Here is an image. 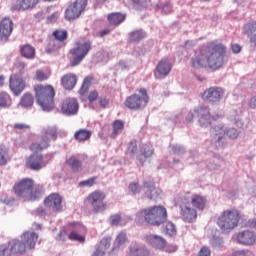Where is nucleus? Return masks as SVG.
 <instances>
[{"label":"nucleus","instance_id":"nucleus-1","mask_svg":"<svg viewBox=\"0 0 256 256\" xmlns=\"http://www.w3.org/2000/svg\"><path fill=\"white\" fill-rule=\"evenodd\" d=\"M227 49L223 44L210 42L206 46L195 50L194 57L191 59L193 69H221L225 63V53Z\"/></svg>","mask_w":256,"mask_h":256},{"label":"nucleus","instance_id":"nucleus-2","mask_svg":"<svg viewBox=\"0 0 256 256\" xmlns=\"http://www.w3.org/2000/svg\"><path fill=\"white\" fill-rule=\"evenodd\" d=\"M16 197H23L28 201H37L45 193V188L41 184H35L32 178H22L13 186Z\"/></svg>","mask_w":256,"mask_h":256},{"label":"nucleus","instance_id":"nucleus-3","mask_svg":"<svg viewBox=\"0 0 256 256\" xmlns=\"http://www.w3.org/2000/svg\"><path fill=\"white\" fill-rule=\"evenodd\" d=\"M243 215L237 209L224 210L217 218V225L222 233L229 234L239 227Z\"/></svg>","mask_w":256,"mask_h":256},{"label":"nucleus","instance_id":"nucleus-4","mask_svg":"<svg viewBox=\"0 0 256 256\" xmlns=\"http://www.w3.org/2000/svg\"><path fill=\"white\" fill-rule=\"evenodd\" d=\"M35 98L43 111H51L55 107V88L51 85H34Z\"/></svg>","mask_w":256,"mask_h":256},{"label":"nucleus","instance_id":"nucleus-5","mask_svg":"<svg viewBox=\"0 0 256 256\" xmlns=\"http://www.w3.org/2000/svg\"><path fill=\"white\" fill-rule=\"evenodd\" d=\"M138 215L152 227H159L167 221V208L163 205L150 206L140 210Z\"/></svg>","mask_w":256,"mask_h":256},{"label":"nucleus","instance_id":"nucleus-6","mask_svg":"<svg viewBox=\"0 0 256 256\" xmlns=\"http://www.w3.org/2000/svg\"><path fill=\"white\" fill-rule=\"evenodd\" d=\"M59 133L57 132V127L50 126L42 129L39 141L30 144L29 149L32 153H41L45 149H49V143L51 141H57Z\"/></svg>","mask_w":256,"mask_h":256},{"label":"nucleus","instance_id":"nucleus-7","mask_svg":"<svg viewBox=\"0 0 256 256\" xmlns=\"http://www.w3.org/2000/svg\"><path fill=\"white\" fill-rule=\"evenodd\" d=\"M91 51V41H76L75 46L68 53L71 67L81 65V62L89 55Z\"/></svg>","mask_w":256,"mask_h":256},{"label":"nucleus","instance_id":"nucleus-8","mask_svg":"<svg viewBox=\"0 0 256 256\" xmlns=\"http://www.w3.org/2000/svg\"><path fill=\"white\" fill-rule=\"evenodd\" d=\"M195 117L198 119L201 127H209L213 121H219V119H221V115L219 114L211 116V112L206 106H199L195 108L193 112H189L187 115V121L191 123Z\"/></svg>","mask_w":256,"mask_h":256},{"label":"nucleus","instance_id":"nucleus-9","mask_svg":"<svg viewBox=\"0 0 256 256\" xmlns=\"http://www.w3.org/2000/svg\"><path fill=\"white\" fill-rule=\"evenodd\" d=\"M138 93H134L128 96L124 105L130 111H141V109H145L147 107V103H149V94L147 93V89L141 88L138 90Z\"/></svg>","mask_w":256,"mask_h":256},{"label":"nucleus","instance_id":"nucleus-10","mask_svg":"<svg viewBox=\"0 0 256 256\" xmlns=\"http://www.w3.org/2000/svg\"><path fill=\"white\" fill-rule=\"evenodd\" d=\"M105 199H107L105 192L95 190L87 196L86 201L91 206L93 213H103L108 207Z\"/></svg>","mask_w":256,"mask_h":256},{"label":"nucleus","instance_id":"nucleus-11","mask_svg":"<svg viewBox=\"0 0 256 256\" xmlns=\"http://www.w3.org/2000/svg\"><path fill=\"white\" fill-rule=\"evenodd\" d=\"M89 0H76L70 4L65 10L64 17L67 21H75L79 19L82 13H85Z\"/></svg>","mask_w":256,"mask_h":256},{"label":"nucleus","instance_id":"nucleus-12","mask_svg":"<svg viewBox=\"0 0 256 256\" xmlns=\"http://www.w3.org/2000/svg\"><path fill=\"white\" fill-rule=\"evenodd\" d=\"M212 135L214 143H219V141L225 139V135H227L229 139H237V137H239V131L236 128L227 129L225 125H217L212 129Z\"/></svg>","mask_w":256,"mask_h":256},{"label":"nucleus","instance_id":"nucleus-13","mask_svg":"<svg viewBox=\"0 0 256 256\" xmlns=\"http://www.w3.org/2000/svg\"><path fill=\"white\" fill-rule=\"evenodd\" d=\"M85 235H87V228L83 224L73 222L68 225V239L70 241L85 243Z\"/></svg>","mask_w":256,"mask_h":256},{"label":"nucleus","instance_id":"nucleus-14","mask_svg":"<svg viewBox=\"0 0 256 256\" xmlns=\"http://www.w3.org/2000/svg\"><path fill=\"white\" fill-rule=\"evenodd\" d=\"M223 95H225L223 88L214 86L206 89L201 94V98L203 101L209 102L210 105H216V103H219L223 99Z\"/></svg>","mask_w":256,"mask_h":256},{"label":"nucleus","instance_id":"nucleus-15","mask_svg":"<svg viewBox=\"0 0 256 256\" xmlns=\"http://www.w3.org/2000/svg\"><path fill=\"white\" fill-rule=\"evenodd\" d=\"M44 205L54 213H61L63 211V196L52 193L44 199Z\"/></svg>","mask_w":256,"mask_h":256},{"label":"nucleus","instance_id":"nucleus-16","mask_svg":"<svg viewBox=\"0 0 256 256\" xmlns=\"http://www.w3.org/2000/svg\"><path fill=\"white\" fill-rule=\"evenodd\" d=\"M142 185L144 189H146L144 192L146 199H149V201H157L161 198L163 191L161 188L155 187V181L145 180Z\"/></svg>","mask_w":256,"mask_h":256},{"label":"nucleus","instance_id":"nucleus-17","mask_svg":"<svg viewBox=\"0 0 256 256\" xmlns=\"http://www.w3.org/2000/svg\"><path fill=\"white\" fill-rule=\"evenodd\" d=\"M13 20L9 17H5L0 22V41L7 42L9 41V37L13 33Z\"/></svg>","mask_w":256,"mask_h":256},{"label":"nucleus","instance_id":"nucleus-18","mask_svg":"<svg viewBox=\"0 0 256 256\" xmlns=\"http://www.w3.org/2000/svg\"><path fill=\"white\" fill-rule=\"evenodd\" d=\"M33 153L26 159V167L31 169V171H40V169L45 167V160H43V155L38 154L39 152Z\"/></svg>","mask_w":256,"mask_h":256},{"label":"nucleus","instance_id":"nucleus-19","mask_svg":"<svg viewBox=\"0 0 256 256\" xmlns=\"http://www.w3.org/2000/svg\"><path fill=\"white\" fill-rule=\"evenodd\" d=\"M63 115H77L79 112V102L75 98H66L61 103Z\"/></svg>","mask_w":256,"mask_h":256},{"label":"nucleus","instance_id":"nucleus-20","mask_svg":"<svg viewBox=\"0 0 256 256\" xmlns=\"http://www.w3.org/2000/svg\"><path fill=\"white\" fill-rule=\"evenodd\" d=\"M236 241L239 245H245L246 247L255 245L256 234L251 230L240 231L236 234Z\"/></svg>","mask_w":256,"mask_h":256},{"label":"nucleus","instance_id":"nucleus-21","mask_svg":"<svg viewBox=\"0 0 256 256\" xmlns=\"http://www.w3.org/2000/svg\"><path fill=\"white\" fill-rule=\"evenodd\" d=\"M9 87L15 95H21L22 91H25V87H27V84L25 80L16 74L10 76L9 79Z\"/></svg>","mask_w":256,"mask_h":256},{"label":"nucleus","instance_id":"nucleus-22","mask_svg":"<svg viewBox=\"0 0 256 256\" xmlns=\"http://www.w3.org/2000/svg\"><path fill=\"white\" fill-rule=\"evenodd\" d=\"M180 215L185 223H193L197 221V210L185 204L180 205Z\"/></svg>","mask_w":256,"mask_h":256},{"label":"nucleus","instance_id":"nucleus-23","mask_svg":"<svg viewBox=\"0 0 256 256\" xmlns=\"http://www.w3.org/2000/svg\"><path fill=\"white\" fill-rule=\"evenodd\" d=\"M21 240L24 243L26 249H35V245H37V241L39 240V234L26 231L21 235Z\"/></svg>","mask_w":256,"mask_h":256},{"label":"nucleus","instance_id":"nucleus-24","mask_svg":"<svg viewBox=\"0 0 256 256\" xmlns=\"http://www.w3.org/2000/svg\"><path fill=\"white\" fill-rule=\"evenodd\" d=\"M61 85L66 91H73L75 85H77V75L73 73H68L62 76Z\"/></svg>","mask_w":256,"mask_h":256},{"label":"nucleus","instance_id":"nucleus-25","mask_svg":"<svg viewBox=\"0 0 256 256\" xmlns=\"http://www.w3.org/2000/svg\"><path fill=\"white\" fill-rule=\"evenodd\" d=\"M39 5V0H20L12 9L13 11H29L35 9Z\"/></svg>","mask_w":256,"mask_h":256},{"label":"nucleus","instance_id":"nucleus-26","mask_svg":"<svg viewBox=\"0 0 256 256\" xmlns=\"http://www.w3.org/2000/svg\"><path fill=\"white\" fill-rule=\"evenodd\" d=\"M244 33L247 35L251 45L256 47V21H251L245 24Z\"/></svg>","mask_w":256,"mask_h":256},{"label":"nucleus","instance_id":"nucleus-27","mask_svg":"<svg viewBox=\"0 0 256 256\" xmlns=\"http://www.w3.org/2000/svg\"><path fill=\"white\" fill-rule=\"evenodd\" d=\"M173 66L167 59H162L159 61L158 65L156 66V73L158 75H162L163 77H167L169 73H171V69Z\"/></svg>","mask_w":256,"mask_h":256},{"label":"nucleus","instance_id":"nucleus-28","mask_svg":"<svg viewBox=\"0 0 256 256\" xmlns=\"http://www.w3.org/2000/svg\"><path fill=\"white\" fill-rule=\"evenodd\" d=\"M146 242L155 249H165V239L161 236L150 234L146 236Z\"/></svg>","mask_w":256,"mask_h":256},{"label":"nucleus","instance_id":"nucleus-29","mask_svg":"<svg viewBox=\"0 0 256 256\" xmlns=\"http://www.w3.org/2000/svg\"><path fill=\"white\" fill-rule=\"evenodd\" d=\"M8 246L10 247V250L12 253H25L27 251V248L23 242V240L19 239H13L8 242Z\"/></svg>","mask_w":256,"mask_h":256},{"label":"nucleus","instance_id":"nucleus-30","mask_svg":"<svg viewBox=\"0 0 256 256\" xmlns=\"http://www.w3.org/2000/svg\"><path fill=\"white\" fill-rule=\"evenodd\" d=\"M107 19H108V23H110V25H114V27H117V26L121 25V23H123V21H125V19H127V15H125L121 12H113L107 16Z\"/></svg>","mask_w":256,"mask_h":256},{"label":"nucleus","instance_id":"nucleus-31","mask_svg":"<svg viewBox=\"0 0 256 256\" xmlns=\"http://www.w3.org/2000/svg\"><path fill=\"white\" fill-rule=\"evenodd\" d=\"M93 135V132L89 129H79L74 133V139L78 143H85V141H89L91 139V136Z\"/></svg>","mask_w":256,"mask_h":256},{"label":"nucleus","instance_id":"nucleus-32","mask_svg":"<svg viewBox=\"0 0 256 256\" xmlns=\"http://www.w3.org/2000/svg\"><path fill=\"white\" fill-rule=\"evenodd\" d=\"M153 146L151 144H144L141 148V153L140 155L137 156L138 161L141 163V165H144L145 160L144 159H149V157H153Z\"/></svg>","mask_w":256,"mask_h":256},{"label":"nucleus","instance_id":"nucleus-33","mask_svg":"<svg viewBox=\"0 0 256 256\" xmlns=\"http://www.w3.org/2000/svg\"><path fill=\"white\" fill-rule=\"evenodd\" d=\"M190 203L192 207L203 211V209H205V204L207 203V201L203 198V196L194 194L190 197Z\"/></svg>","mask_w":256,"mask_h":256},{"label":"nucleus","instance_id":"nucleus-34","mask_svg":"<svg viewBox=\"0 0 256 256\" xmlns=\"http://www.w3.org/2000/svg\"><path fill=\"white\" fill-rule=\"evenodd\" d=\"M20 55L24 59H33L35 57V47L30 44L20 46Z\"/></svg>","mask_w":256,"mask_h":256},{"label":"nucleus","instance_id":"nucleus-35","mask_svg":"<svg viewBox=\"0 0 256 256\" xmlns=\"http://www.w3.org/2000/svg\"><path fill=\"white\" fill-rule=\"evenodd\" d=\"M93 81H95V78L93 76L91 75L86 76L79 90V95H81L82 97H85V95L89 93V89L91 88V85H93Z\"/></svg>","mask_w":256,"mask_h":256},{"label":"nucleus","instance_id":"nucleus-36","mask_svg":"<svg viewBox=\"0 0 256 256\" xmlns=\"http://www.w3.org/2000/svg\"><path fill=\"white\" fill-rule=\"evenodd\" d=\"M125 129V123H123L122 120H115L112 123V133L110 134V137L112 139H115L118 135H121L123 133V130Z\"/></svg>","mask_w":256,"mask_h":256},{"label":"nucleus","instance_id":"nucleus-37","mask_svg":"<svg viewBox=\"0 0 256 256\" xmlns=\"http://www.w3.org/2000/svg\"><path fill=\"white\" fill-rule=\"evenodd\" d=\"M66 165H69L71 167L72 171L74 173H77L81 171L82 163L81 160H79L77 157L72 156L66 161Z\"/></svg>","mask_w":256,"mask_h":256},{"label":"nucleus","instance_id":"nucleus-38","mask_svg":"<svg viewBox=\"0 0 256 256\" xmlns=\"http://www.w3.org/2000/svg\"><path fill=\"white\" fill-rule=\"evenodd\" d=\"M33 103H35V98L31 93H25L20 100V105L24 107V109L33 107Z\"/></svg>","mask_w":256,"mask_h":256},{"label":"nucleus","instance_id":"nucleus-39","mask_svg":"<svg viewBox=\"0 0 256 256\" xmlns=\"http://www.w3.org/2000/svg\"><path fill=\"white\" fill-rule=\"evenodd\" d=\"M52 36L59 43H65V40L69 37V32L67 30L57 29L52 33Z\"/></svg>","mask_w":256,"mask_h":256},{"label":"nucleus","instance_id":"nucleus-40","mask_svg":"<svg viewBox=\"0 0 256 256\" xmlns=\"http://www.w3.org/2000/svg\"><path fill=\"white\" fill-rule=\"evenodd\" d=\"M11 96L7 92H0V107L3 109H7L11 107Z\"/></svg>","mask_w":256,"mask_h":256},{"label":"nucleus","instance_id":"nucleus-41","mask_svg":"<svg viewBox=\"0 0 256 256\" xmlns=\"http://www.w3.org/2000/svg\"><path fill=\"white\" fill-rule=\"evenodd\" d=\"M67 239H69V226L62 227L59 233L56 235V241L61 243L67 241Z\"/></svg>","mask_w":256,"mask_h":256},{"label":"nucleus","instance_id":"nucleus-42","mask_svg":"<svg viewBox=\"0 0 256 256\" xmlns=\"http://www.w3.org/2000/svg\"><path fill=\"white\" fill-rule=\"evenodd\" d=\"M132 3L133 9L136 11H143V9H147L148 0H130Z\"/></svg>","mask_w":256,"mask_h":256},{"label":"nucleus","instance_id":"nucleus-43","mask_svg":"<svg viewBox=\"0 0 256 256\" xmlns=\"http://www.w3.org/2000/svg\"><path fill=\"white\" fill-rule=\"evenodd\" d=\"M141 39H145V32L141 30H137L135 32L130 33V41L131 43H139Z\"/></svg>","mask_w":256,"mask_h":256},{"label":"nucleus","instance_id":"nucleus-44","mask_svg":"<svg viewBox=\"0 0 256 256\" xmlns=\"http://www.w3.org/2000/svg\"><path fill=\"white\" fill-rule=\"evenodd\" d=\"M137 151H139L137 141H131L128 145L126 153L129 155V157H135V155H137Z\"/></svg>","mask_w":256,"mask_h":256},{"label":"nucleus","instance_id":"nucleus-45","mask_svg":"<svg viewBox=\"0 0 256 256\" xmlns=\"http://www.w3.org/2000/svg\"><path fill=\"white\" fill-rule=\"evenodd\" d=\"M7 147L0 145V167L7 165Z\"/></svg>","mask_w":256,"mask_h":256},{"label":"nucleus","instance_id":"nucleus-46","mask_svg":"<svg viewBox=\"0 0 256 256\" xmlns=\"http://www.w3.org/2000/svg\"><path fill=\"white\" fill-rule=\"evenodd\" d=\"M149 252H147L143 248H134L130 250V256H147Z\"/></svg>","mask_w":256,"mask_h":256},{"label":"nucleus","instance_id":"nucleus-47","mask_svg":"<svg viewBox=\"0 0 256 256\" xmlns=\"http://www.w3.org/2000/svg\"><path fill=\"white\" fill-rule=\"evenodd\" d=\"M35 79L40 83L43 81H47V79H49V74L43 72L42 70H37L35 74Z\"/></svg>","mask_w":256,"mask_h":256},{"label":"nucleus","instance_id":"nucleus-48","mask_svg":"<svg viewBox=\"0 0 256 256\" xmlns=\"http://www.w3.org/2000/svg\"><path fill=\"white\" fill-rule=\"evenodd\" d=\"M95 181H97V177H91L88 180H84L79 182V187H93L95 185Z\"/></svg>","mask_w":256,"mask_h":256},{"label":"nucleus","instance_id":"nucleus-49","mask_svg":"<svg viewBox=\"0 0 256 256\" xmlns=\"http://www.w3.org/2000/svg\"><path fill=\"white\" fill-rule=\"evenodd\" d=\"M109 222H110V225H112L113 227L119 226L121 223V215L119 214L111 215L109 218Z\"/></svg>","mask_w":256,"mask_h":256},{"label":"nucleus","instance_id":"nucleus-50","mask_svg":"<svg viewBox=\"0 0 256 256\" xmlns=\"http://www.w3.org/2000/svg\"><path fill=\"white\" fill-rule=\"evenodd\" d=\"M11 248L9 244L0 245V256H11Z\"/></svg>","mask_w":256,"mask_h":256},{"label":"nucleus","instance_id":"nucleus-51","mask_svg":"<svg viewBox=\"0 0 256 256\" xmlns=\"http://www.w3.org/2000/svg\"><path fill=\"white\" fill-rule=\"evenodd\" d=\"M128 189L134 195L137 193H141V185L138 182H132L129 184Z\"/></svg>","mask_w":256,"mask_h":256},{"label":"nucleus","instance_id":"nucleus-52","mask_svg":"<svg viewBox=\"0 0 256 256\" xmlns=\"http://www.w3.org/2000/svg\"><path fill=\"white\" fill-rule=\"evenodd\" d=\"M87 99L89 103H95V101L99 100V91L92 90L88 93Z\"/></svg>","mask_w":256,"mask_h":256},{"label":"nucleus","instance_id":"nucleus-53","mask_svg":"<svg viewBox=\"0 0 256 256\" xmlns=\"http://www.w3.org/2000/svg\"><path fill=\"white\" fill-rule=\"evenodd\" d=\"M165 233L170 236L175 235V233H177V230L175 229V224H173L172 222H168L165 226Z\"/></svg>","mask_w":256,"mask_h":256},{"label":"nucleus","instance_id":"nucleus-54","mask_svg":"<svg viewBox=\"0 0 256 256\" xmlns=\"http://www.w3.org/2000/svg\"><path fill=\"white\" fill-rule=\"evenodd\" d=\"M16 71L19 75H25V69H27V63L25 62H18L15 65Z\"/></svg>","mask_w":256,"mask_h":256},{"label":"nucleus","instance_id":"nucleus-55","mask_svg":"<svg viewBox=\"0 0 256 256\" xmlns=\"http://www.w3.org/2000/svg\"><path fill=\"white\" fill-rule=\"evenodd\" d=\"M116 241L119 246L125 245V243H127V234L120 232L116 238Z\"/></svg>","mask_w":256,"mask_h":256},{"label":"nucleus","instance_id":"nucleus-56","mask_svg":"<svg viewBox=\"0 0 256 256\" xmlns=\"http://www.w3.org/2000/svg\"><path fill=\"white\" fill-rule=\"evenodd\" d=\"M29 128V124L26 123H16L12 126V129H14L15 131H27V129Z\"/></svg>","mask_w":256,"mask_h":256},{"label":"nucleus","instance_id":"nucleus-57","mask_svg":"<svg viewBox=\"0 0 256 256\" xmlns=\"http://www.w3.org/2000/svg\"><path fill=\"white\" fill-rule=\"evenodd\" d=\"M111 246V238L109 237H106V238H103L100 242V246L98 247V249H102L103 251V247L104 249H107Z\"/></svg>","mask_w":256,"mask_h":256},{"label":"nucleus","instance_id":"nucleus-58","mask_svg":"<svg viewBox=\"0 0 256 256\" xmlns=\"http://www.w3.org/2000/svg\"><path fill=\"white\" fill-rule=\"evenodd\" d=\"M232 256H255L251 251L239 250L232 254Z\"/></svg>","mask_w":256,"mask_h":256},{"label":"nucleus","instance_id":"nucleus-59","mask_svg":"<svg viewBox=\"0 0 256 256\" xmlns=\"http://www.w3.org/2000/svg\"><path fill=\"white\" fill-rule=\"evenodd\" d=\"M98 105L101 107V109H106L107 105H109V99L103 97V98H98Z\"/></svg>","mask_w":256,"mask_h":256},{"label":"nucleus","instance_id":"nucleus-60","mask_svg":"<svg viewBox=\"0 0 256 256\" xmlns=\"http://www.w3.org/2000/svg\"><path fill=\"white\" fill-rule=\"evenodd\" d=\"M198 256H211V250L207 246H204L200 249Z\"/></svg>","mask_w":256,"mask_h":256},{"label":"nucleus","instance_id":"nucleus-61","mask_svg":"<svg viewBox=\"0 0 256 256\" xmlns=\"http://www.w3.org/2000/svg\"><path fill=\"white\" fill-rule=\"evenodd\" d=\"M164 249L166 253H175V251H177V246L173 244H168V245L165 244Z\"/></svg>","mask_w":256,"mask_h":256},{"label":"nucleus","instance_id":"nucleus-62","mask_svg":"<svg viewBox=\"0 0 256 256\" xmlns=\"http://www.w3.org/2000/svg\"><path fill=\"white\" fill-rule=\"evenodd\" d=\"M248 105H249L250 109H256V94L251 96V98L248 102Z\"/></svg>","mask_w":256,"mask_h":256},{"label":"nucleus","instance_id":"nucleus-63","mask_svg":"<svg viewBox=\"0 0 256 256\" xmlns=\"http://www.w3.org/2000/svg\"><path fill=\"white\" fill-rule=\"evenodd\" d=\"M231 49H232V51H233V53H241V45H239V44H233L232 46H231Z\"/></svg>","mask_w":256,"mask_h":256},{"label":"nucleus","instance_id":"nucleus-64","mask_svg":"<svg viewBox=\"0 0 256 256\" xmlns=\"http://www.w3.org/2000/svg\"><path fill=\"white\" fill-rule=\"evenodd\" d=\"M92 256H105V250L97 248Z\"/></svg>","mask_w":256,"mask_h":256}]
</instances>
